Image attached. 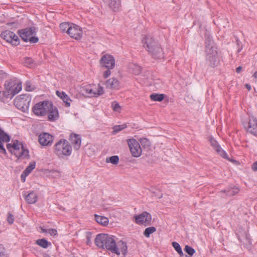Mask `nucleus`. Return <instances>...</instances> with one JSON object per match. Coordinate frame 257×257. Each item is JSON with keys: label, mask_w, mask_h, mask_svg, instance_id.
<instances>
[{"label": "nucleus", "mask_w": 257, "mask_h": 257, "mask_svg": "<svg viewBox=\"0 0 257 257\" xmlns=\"http://www.w3.org/2000/svg\"><path fill=\"white\" fill-rule=\"evenodd\" d=\"M125 127V125H120L115 126L113 127V132L115 133H118V132L124 128Z\"/></svg>", "instance_id": "44"}, {"label": "nucleus", "mask_w": 257, "mask_h": 257, "mask_svg": "<svg viewBox=\"0 0 257 257\" xmlns=\"http://www.w3.org/2000/svg\"><path fill=\"white\" fill-rule=\"evenodd\" d=\"M140 142L141 145L144 148H149L150 147L151 143L147 138H144L140 139Z\"/></svg>", "instance_id": "36"}, {"label": "nucleus", "mask_w": 257, "mask_h": 257, "mask_svg": "<svg viewBox=\"0 0 257 257\" xmlns=\"http://www.w3.org/2000/svg\"><path fill=\"white\" fill-rule=\"evenodd\" d=\"M43 256H44V257H51V256H50L48 254H47V253H45V254H44Z\"/></svg>", "instance_id": "61"}, {"label": "nucleus", "mask_w": 257, "mask_h": 257, "mask_svg": "<svg viewBox=\"0 0 257 257\" xmlns=\"http://www.w3.org/2000/svg\"><path fill=\"white\" fill-rule=\"evenodd\" d=\"M205 44L206 63L210 67L214 68L219 62L217 47L209 37L206 39Z\"/></svg>", "instance_id": "2"}, {"label": "nucleus", "mask_w": 257, "mask_h": 257, "mask_svg": "<svg viewBox=\"0 0 257 257\" xmlns=\"http://www.w3.org/2000/svg\"><path fill=\"white\" fill-rule=\"evenodd\" d=\"M172 246L177 252L182 249L181 247L177 242H172Z\"/></svg>", "instance_id": "46"}, {"label": "nucleus", "mask_w": 257, "mask_h": 257, "mask_svg": "<svg viewBox=\"0 0 257 257\" xmlns=\"http://www.w3.org/2000/svg\"><path fill=\"white\" fill-rule=\"evenodd\" d=\"M2 91H0V101H2Z\"/></svg>", "instance_id": "63"}, {"label": "nucleus", "mask_w": 257, "mask_h": 257, "mask_svg": "<svg viewBox=\"0 0 257 257\" xmlns=\"http://www.w3.org/2000/svg\"><path fill=\"white\" fill-rule=\"evenodd\" d=\"M134 218L136 223L138 224L143 225L145 226L151 224L152 215L147 211H144L139 215H136Z\"/></svg>", "instance_id": "9"}, {"label": "nucleus", "mask_w": 257, "mask_h": 257, "mask_svg": "<svg viewBox=\"0 0 257 257\" xmlns=\"http://www.w3.org/2000/svg\"><path fill=\"white\" fill-rule=\"evenodd\" d=\"M100 65L101 67L108 69H112L115 66V60L113 57L109 54L103 55L100 60Z\"/></svg>", "instance_id": "13"}, {"label": "nucleus", "mask_w": 257, "mask_h": 257, "mask_svg": "<svg viewBox=\"0 0 257 257\" xmlns=\"http://www.w3.org/2000/svg\"><path fill=\"white\" fill-rule=\"evenodd\" d=\"M82 91L88 97H97L104 93L103 88L100 85L97 87L95 85H87L83 88Z\"/></svg>", "instance_id": "8"}, {"label": "nucleus", "mask_w": 257, "mask_h": 257, "mask_svg": "<svg viewBox=\"0 0 257 257\" xmlns=\"http://www.w3.org/2000/svg\"><path fill=\"white\" fill-rule=\"evenodd\" d=\"M92 243V242H89V241L86 242L87 245H90V246L91 245Z\"/></svg>", "instance_id": "62"}, {"label": "nucleus", "mask_w": 257, "mask_h": 257, "mask_svg": "<svg viewBox=\"0 0 257 257\" xmlns=\"http://www.w3.org/2000/svg\"><path fill=\"white\" fill-rule=\"evenodd\" d=\"M1 36L3 39L11 43L13 45L17 46L19 44V38L13 32L6 30L2 32Z\"/></svg>", "instance_id": "12"}, {"label": "nucleus", "mask_w": 257, "mask_h": 257, "mask_svg": "<svg viewBox=\"0 0 257 257\" xmlns=\"http://www.w3.org/2000/svg\"><path fill=\"white\" fill-rule=\"evenodd\" d=\"M40 229L42 232L49 233L51 235H55L57 233V230L55 229H46L43 227H40Z\"/></svg>", "instance_id": "39"}, {"label": "nucleus", "mask_w": 257, "mask_h": 257, "mask_svg": "<svg viewBox=\"0 0 257 257\" xmlns=\"http://www.w3.org/2000/svg\"><path fill=\"white\" fill-rule=\"evenodd\" d=\"M51 108V102L44 101L36 103L33 108L34 113L38 116L46 115Z\"/></svg>", "instance_id": "7"}, {"label": "nucleus", "mask_w": 257, "mask_h": 257, "mask_svg": "<svg viewBox=\"0 0 257 257\" xmlns=\"http://www.w3.org/2000/svg\"><path fill=\"white\" fill-rule=\"evenodd\" d=\"M111 107L113 111L116 112H120L121 107L119 104L116 101H114L112 102Z\"/></svg>", "instance_id": "41"}, {"label": "nucleus", "mask_w": 257, "mask_h": 257, "mask_svg": "<svg viewBox=\"0 0 257 257\" xmlns=\"http://www.w3.org/2000/svg\"><path fill=\"white\" fill-rule=\"evenodd\" d=\"M24 63L26 66L30 67L31 65L33 63V60L30 58H26Z\"/></svg>", "instance_id": "47"}, {"label": "nucleus", "mask_w": 257, "mask_h": 257, "mask_svg": "<svg viewBox=\"0 0 257 257\" xmlns=\"http://www.w3.org/2000/svg\"><path fill=\"white\" fill-rule=\"evenodd\" d=\"M13 154L18 158H20L21 157L26 158L29 156V151L27 149L16 150L13 152Z\"/></svg>", "instance_id": "27"}, {"label": "nucleus", "mask_w": 257, "mask_h": 257, "mask_svg": "<svg viewBox=\"0 0 257 257\" xmlns=\"http://www.w3.org/2000/svg\"><path fill=\"white\" fill-rule=\"evenodd\" d=\"M54 153L59 158L69 156L72 153V147L65 139H60L54 146Z\"/></svg>", "instance_id": "4"}, {"label": "nucleus", "mask_w": 257, "mask_h": 257, "mask_svg": "<svg viewBox=\"0 0 257 257\" xmlns=\"http://www.w3.org/2000/svg\"><path fill=\"white\" fill-rule=\"evenodd\" d=\"M236 235L238 237V239L239 241H243V240H248L250 239V236L247 233V232L242 229H239L237 232L236 233Z\"/></svg>", "instance_id": "24"}, {"label": "nucleus", "mask_w": 257, "mask_h": 257, "mask_svg": "<svg viewBox=\"0 0 257 257\" xmlns=\"http://www.w3.org/2000/svg\"><path fill=\"white\" fill-rule=\"evenodd\" d=\"M245 87L248 90H250L251 89V86L249 84H245Z\"/></svg>", "instance_id": "58"}, {"label": "nucleus", "mask_w": 257, "mask_h": 257, "mask_svg": "<svg viewBox=\"0 0 257 257\" xmlns=\"http://www.w3.org/2000/svg\"><path fill=\"white\" fill-rule=\"evenodd\" d=\"M95 219L97 223L103 226H106L108 223V219L106 217L95 214Z\"/></svg>", "instance_id": "29"}, {"label": "nucleus", "mask_w": 257, "mask_h": 257, "mask_svg": "<svg viewBox=\"0 0 257 257\" xmlns=\"http://www.w3.org/2000/svg\"><path fill=\"white\" fill-rule=\"evenodd\" d=\"M2 102L6 103L8 102V100H11L14 96L13 94L12 93L11 91L6 89L5 91H2Z\"/></svg>", "instance_id": "26"}, {"label": "nucleus", "mask_w": 257, "mask_h": 257, "mask_svg": "<svg viewBox=\"0 0 257 257\" xmlns=\"http://www.w3.org/2000/svg\"><path fill=\"white\" fill-rule=\"evenodd\" d=\"M22 89V84L21 83L17 82L11 91L13 96L18 93Z\"/></svg>", "instance_id": "35"}, {"label": "nucleus", "mask_w": 257, "mask_h": 257, "mask_svg": "<svg viewBox=\"0 0 257 257\" xmlns=\"http://www.w3.org/2000/svg\"><path fill=\"white\" fill-rule=\"evenodd\" d=\"M72 23L68 22L62 23L60 25V29L63 32H66L68 34Z\"/></svg>", "instance_id": "31"}, {"label": "nucleus", "mask_w": 257, "mask_h": 257, "mask_svg": "<svg viewBox=\"0 0 257 257\" xmlns=\"http://www.w3.org/2000/svg\"><path fill=\"white\" fill-rule=\"evenodd\" d=\"M30 101V95L25 94L17 96L14 100V104L18 109L25 112L28 110Z\"/></svg>", "instance_id": "6"}, {"label": "nucleus", "mask_w": 257, "mask_h": 257, "mask_svg": "<svg viewBox=\"0 0 257 257\" xmlns=\"http://www.w3.org/2000/svg\"><path fill=\"white\" fill-rule=\"evenodd\" d=\"M251 169L254 171H257V161L252 164Z\"/></svg>", "instance_id": "52"}, {"label": "nucleus", "mask_w": 257, "mask_h": 257, "mask_svg": "<svg viewBox=\"0 0 257 257\" xmlns=\"http://www.w3.org/2000/svg\"><path fill=\"white\" fill-rule=\"evenodd\" d=\"M0 257H9L6 248L2 244H0Z\"/></svg>", "instance_id": "42"}, {"label": "nucleus", "mask_w": 257, "mask_h": 257, "mask_svg": "<svg viewBox=\"0 0 257 257\" xmlns=\"http://www.w3.org/2000/svg\"><path fill=\"white\" fill-rule=\"evenodd\" d=\"M7 221L10 224H13L14 221V216L10 213H9Z\"/></svg>", "instance_id": "48"}, {"label": "nucleus", "mask_w": 257, "mask_h": 257, "mask_svg": "<svg viewBox=\"0 0 257 257\" xmlns=\"http://www.w3.org/2000/svg\"><path fill=\"white\" fill-rule=\"evenodd\" d=\"M142 42L144 48L155 59L164 58V52L160 45L150 35L142 37Z\"/></svg>", "instance_id": "1"}, {"label": "nucleus", "mask_w": 257, "mask_h": 257, "mask_svg": "<svg viewBox=\"0 0 257 257\" xmlns=\"http://www.w3.org/2000/svg\"><path fill=\"white\" fill-rule=\"evenodd\" d=\"M127 144L132 156L139 157L142 154V149L140 144L134 139H128Z\"/></svg>", "instance_id": "11"}, {"label": "nucleus", "mask_w": 257, "mask_h": 257, "mask_svg": "<svg viewBox=\"0 0 257 257\" xmlns=\"http://www.w3.org/2000/svg\"><path fill=\"white\" fill-rule=\"evenodd\" d=\"M242 245L244 248L250 250L251 248V242H244L243 244H241V246Z\"/></svg>", "instance_id": "49"}, {"label": "nucleus", "mask_w": 257, "mask_h": 257, "mask_svg": "<svg viewBox=\"0 0 257 257\" xmlns=\"http://www.w3.org/2000/svg\"><path fill=\"white\" fill-rule=\"evenodd\" d=\"M36 33V28L34 27H28L18 31V34L21 39L25 42H30L31 43H36L39 38L34 36Z\"/></svg>", "instance_id": "5"}, {"label": "nucleus", "mask_w": 257, "mask_h": 257, "mask_svg": "<svg viewBox=\"0 0 257 257\" xmlns=\"http://www.w3.org/2000/svg\"><path fill=\"white\" fill-rule=\"evenodd\" d=\"M252 77L257 79V71H255L254 74L252 75Z\"/></svg>", "instance_id": "59"}, {"label": "nucleus", "mask_w": 257, "mask_h": 257, "mask_svg": "<svg viewBox=\"0 0 257 257\" xmlns=\"http://www.w3.org/2000/svg\"><path fill=\"white\" fill-rule=\"evenodd\" d=\"M20 149L25 150L26 149L24 148L23 145L22 143L19 142L18 140L14 141L13 152Z\"/></svg>", "instance_id": "37"}, {"label": "nucleus", "mask_w": 257, "mask_h": 257, "mask_svg": "<svg viewBox=\"0 0 257 257\" xmlns=\"http://www.w3.org/2000/svg\"><path fill=\"white\" fill-rule=\"evenodd\" d=\"M7 76V74L4 72L3 70H0V79H3Z\"/></svg>", "instance_id": "53"}, {"label": "nucleus", "mask_w": 257, "mask_h": 257, "mask_svg": "<svg viewBox=\"0 0 257 257\" xmlns=\"http://www.w3.org/2000/svg\"><path fill=\"white\" fill-rule=\"evenodd\" d=\"M7 149L9 152L13 154V150L14 148V143L13 144H8L7 145Z\"/></svg>", "instance_id": "50"}, {"label": "nucleus", "mask_w": 257, "mask_h": 257, "mask_svg": "<svg viewBox=\"0 0 257 257\" xmlns=\"http://www.w3.org/2000/svg\"><path fill=\"white\" fill-rule=\"evenodd\" d=\"M24 171L22 173V174H21V180L23 182H24L25 181V178L27 176H25V174H24Z\"/></svg>", "instance_id": "55"}, {"label": "nucleus", "mask_w": 257, "mask_h": 257, "mask_svg": "<svg viewBox=\"0 0 257 257\" xmlns=\"http://www.w3.org/2000/svg\"><path fill=\"white\" fill-rule=\"evenodd\" d=\"M118 238L109 234L99 233L96 235L94 241H116Z\"/></svg>", "instance_id": "19"}, {"label": "nucleus", "mask_w": 257, "mask_h": 257, "mask_svg": "<svg viewBox=\"0 0 257 257\" xmlns=\"http://www.w3.org/2000/svg\"><path fill=\"white\" fill-rule=\"evenodd\" d=\"M156 228L155 227L151 226L146 228L144 232V234L146 237H149L151 234L155 232Z\"/></svg>", "instance_id": "38"}, {"label": "nucleus", "mask_w": 257, "mask_h": 257, "mask_svg": "<svg viewBox=\"0 0 257 257\" xmlns=\"http://www.w3.org/2000/svg\"><path fill=\"white\" fill-rule=\"evenodd\" d=\"M26 90H28V91H30V89H28V85L27 84V87H26Z\"/></svg>", "instance_id": "64"}, {"label": "nucleus", "mask_w": 257, "mask_h": 257, "mask_svg": "<svg viewBox=\"0 0 257 257\" xmlns=\"http://www.w3.org/2000/svg\"><path fill=\"white\" fill-rule=\"evenodd\" d=\"M69 139L73 145L74 149L78 151L80 149L81 144L80 136L75 134H71Z\"/></svg>", "instance_id": "17"}, {"label": "nucleus", "mask_w": 257, "mask_h": 257, "mask_svg": "<svg viewBox=\"0 0 257 257\" xmlns=\"http://www.w3.org/2000/svg\"><path fill=\"white\" fill-rule=\"evenodd\" d=\"M242 70V67L239 66L236 69V72L237 73H239L240 72L241 70Z\"/></svg>", "instance_id": "56"}, {"label": "nucleus", "mask_w": 257, "mask_h": 257, "mask_svg": "<svg viewBox=\"0 0 257 257\" xmlns=\"http://www.w3.org/2000/svg\"><path fill=\"white\" fill-rule=\"evenodd\" d=\"M150 98L155 101H161L164 98V94L153 93L150 95Z\"/></svg>", "instance_id": "32"}, {"label": "nucleus", "mask_w": 257, "mask_h": 257, "mask_svg": "<svg viewBox=\"0 0 257 257\" xmlns=\"http://www.w3.org/2000/svg\"><path fill=\"white\" fill-rule=\"evenodd\" d=\"M36 243L44 248L51 245V242H36Z\"/></svg>", "instance_id": "43"}, {"label": "nucleus", "mask_w": 257, "mask_h": 257, "mask_svg": "<svg viewBox=\"0 0 257 257\" xmlns=\"http://www.w3.org/2000/svg\"><path fill=\"white\" fill-rule=\"evenodd\" d=\"M177 252L179 253V254L180 255V256H183V255H184V253H183V251H182V249H181V250H179V251L178 252Z\"/></svg>", "instance_id": "57"}, {"label": "nucleus", "mask_w": 257, "mask_h": 257, "mask_svg": "<svg viewBox=\"0 0 257 257\" xmlns=\"http://www.w3.org/2000/svg\"><path fill=\"white\" fill-rule=\"evenodd\" d=\"M135 67H136V71L135 72H134V73L135 74H138L141 72V68H140V66H137V65H135Z\"/></svg>", "instance_id": "54"}, {"label": "nucleus", "mask_w": 257, "mask_h": 257, "mask_svg": "<svg viewBox=\"0 0 257 257\" xmlns=\"http://www.w3.org/2000/svg\"><path fill=\"white\" fill-rule=\"evenodd\" d=\"M98 247L105 249L117 255L122 253L125 257L127 253V246L126 242H94Z\"/></svg>", "instance_id": "3"}, {"label": "nucleus", "mask_w": 257, "mask_h": 257, "mask_svg": "<svg viewBox=\"0 0 257 257\" xmlns=\"http://www.w3.org/2000/svg\"><path fill=\"white\" fill-rule=\"evenodd\" d=\"M119 84L118 80L115 78H110L105 82L106 87L110 89H118Z\"/></svg>", "instance_id": "23"}, {"label": "nucleus", "mask_w": 257, "mask_h": 257, "mask_svg": "<svg viewBox=\"0 0 257 257\" xmlns=\"http://www.w3.org/2000/svg\"><path fill=\"white\" fill-rule=\"evenodd\" d=\"M56 94L57 96L59 97L65 103V106L66 107H68L70 106V102L72 101V100L65 92L63 91L60 92L59 91H57Z\"/></svg>", "instance_id": "22"}, {"label": "nucleus", "mask_w": 257, "mask_h": 257, "mask_svg": "<svg viewBox=\"0 0 257 257\" xmlns=\"http://www.w3.org/2000/svg\"><path fill=\"white\" fill-rule=\"evenodd\" d=\"M36 241H47V240L45 238H41V239H38L36 240Z\"/></svg>", "instance_id": "60"}, {"label": "nucleus", "mask_w": 257, "mask_h": 257, "mask_svg": "<svg viewBox=\"0 0 257 257\" xmlns=\"http://www.w3.org/2000/svg\"><path fill=\"white\" fill-rule=\"evenodd\" d=\"M48 118L50 121H55L59 117V113L57 108L54 106L51 102V108H49V112H48Z\"/></svg>", "instance_id": "20"}, {"label": "nucleus", "mask_w": 257, "mask_h": 257, "mask_svg": "<svg viewBox=\"0 0 257 257\" xmlns=\"http://www.w3.org/2000/svg\"><path fill=\"white\" fill-rule=\"evenodd\" d=\"M36 163L35 162H33L29 165V166L26 168V169L24 171L25 176H28L33 170H34L35 168Z\"/></svg>", "instance_id": "33"}, {"label": "nucleus", "mask_w": 257, "mask_h": 257, "mask_svg": "<svg viewBox=\"0 0 257 257\" xmlns=\"http://www.w3.org/2000/svg\"><path fill=\"white\" fill-rule=\"evenodd\" d=\"M239 189L236 187L234 186L231 189L222 190L221 192L226 193V195L229 196H232L238 193Z\"/></svg>", "instance_id": "28"}, {"label": "nucleus", "mask_w": 257, "mask_h": 257, "mask_svg": "<svg viewBox=\"0 0 257 257\" xmlns=\"http://www.w3.org/2000/svg\"><path fill=\"white\" fill-rule=\"evenodd\" d=\"M85 237L86 241H91L93 238L94 235L91 232L88 231L85 233Z\"/></svg>", "instance_id": "45"}, {"label": "nucleus", "mask_w": 257, "mask_h": 257, "mask_svg": "<svg viewBox=\"0 0 257 257\" xmlns=\"http://www.w3.org/2000/svg\"><path fill=\"white\" fill-rule=\"evenodd\" d=\"M184 251L189 255V256L191 257L195 253L194 249L188 245L185 246Z\"/></svg>", "instance_id": "40"}, {"label": "nucleus", "mask_w": 257, "mask_h": 257, "mask_svg": "<svg viewBox=\"0 0 257 257\" xmlns=\"http://www.w3.org/2000/svg\"><path fill=\"white\" fill-rule=\"evenodd\" d=\"M246 131L255 136H257V119L253 116H249L248 120L243 123Z\"/></svg>", "instance_id": "10"}, {"label": "nucleus", "mask_w": 257, "mask_h": 257, "mask_svg": "<svg viewBox=\"0 0 257 257\" xmlns=\"http://www.w3.org/2000/svg\"><path fill=\"white\" fill-rule=\"evenodd\" d=\"M68 34L71 38L78 40L82 37V30L79 26L71 24V26Z\"/></svg>", "instance_id": "14"}, {"label": "nucleus", "mask_w": 257, "mask_h": 257, "mask_svg": "<svg viewBox=\"0 0 257 257\" xmlns=\"http://www.w3.org/2000/svg\"><path fill=\"white\" fill-rule=\"evenodd\" d=\"M24 196L26 202L29 204H34L37 201L38 196L34 191L25 192Z\"/></svg>", "instance_id": "21"}, {"label": "nucleus", "mask_w": 257, "mask_h": 257, "mask_svg": "<svg viewBox=\"0 0 257 257\" xmlns=\"http://www.w3.org/2000/svg\"><path fill=\"white\" fill-rule=\"evenodd\" d=\"M119 162V158L117 156H113L106 159V163H111L113 165H116Z\"/></svg>", "instance_id": "34"}, {"label": "nucleus", "mask_w": 257, "mask_h": 257, "mask_svg": "<svg viewBox=\"0 0 257 257\" xmlns=\"http://www.w3.org/2000/svg\"><path fill=\"white\" fill-rule=\"evenodd\" d=\"M10 141V136L0 128V153L7 154L6 150L4 147L3 142H8Z\"/></svg>", "instance_id": "18"}, {"label": "nucleus", "mask_w": 257, "mask_h": 257, "mask_svg": "<svg viewBox=\"0 0 257 257\" xmlns=\"http://www.w3.org/2000/svg\"><path fill=\"white\" fill-rule=\"evenodd\" d=\"M38 141L42 146H50L53 143V136L47 133H42L39 136Z\"/></svg>", "instance_id": "15"}, {"label": "nucleus", "mask_w": 257, "mask_h": 257, "mask_svg": "<svg viewBox=\"0 0 257 257\" xmlns=\"http://www.w3.org/2000/svg\"><path fill=\"white\" fill-rule=\"evenodd\" d=\"M17 83V82L14 79H10L6 81L5 83V89L11 91Z\"/></svg>", "instance_id": "30"}, {"label": "nucleus", "mask_w": 257, "mask_h": 257, "mask_svg": "<svg viewBox=\"0 0 257 257\" xmlns=\"http://www.w3.org/2000/svg\"><path fill=\"white\" fill-rule=\"evenodd\" d=\"M108 4L110 8L113 11H117L119 8L120 2L119 0H105Z\"/></svg>", "instance_id": "25"}, {"label": "nucleus", "mask_w": 257, "mask_h": 257, "mask_svg": "<svg viewBox=\"0 0 257 257\" xmlns=\"http://www.w3.org/2000/svg\"><path fill=\"white\" fill-rule=\"evenodd\" d=\"M209 140L211 146L220 156L227 160H230L228 158V156L226 153L221 148L215 140H214L213 138L210 137Z\"/></svg>", "instance_id": "16"}, {"label": "nucleus", "mask_w": 257, "mask_h": 257, "mask_svg": "<svg viewBox=\"0 0 257 257\" xmlns=\"http://www.w3.org/2000/svg\"><path fill=\"white\" fill-rule=\"evenodd\" d=\"M110 69H107V70H106L104 73H103V76L104 77V78H107L108 76H110V74H111V72H110Z\"/></svg>", "instance_id": "51"}]
</instances>
